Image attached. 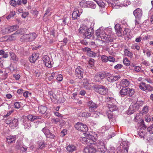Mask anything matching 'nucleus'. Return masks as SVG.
I'll use <instances>...</instances> for the list:
<instances>
[{
	"label": "nucleus",
	"mask_w": 153,
	"mask_h": 153,
	"mask_svg": "<svg viewBox=\"0 0 153 153\" xmlns=\"http://www.w3.org/2000/svg\"><path fill=\"white\" fill-rule=\"evenodd\" d=\"M83 69L80 66H77L75 69V75L76 77L81 79L83 78Z\"/></svg>",
	"instance_id": "obj_7"
},
{
	"label": "nucleus",
	"mask_w": 153,
	"mask_h": 153,
	"mask_svg": "<svg viewBox=\"0 0 153 153\" xmlns=\"http://www.w3.org/2000/svg\"><path fill=\"white\" fill-rule=\"evenodd\" d=\"M122 4L124 6H127L129 4V2L127 0H123L122 2H121Z\"/></svg>",
	"instance_id": "obj_58"
},
{
	"label": "nucleus",
	"mask_w": 153,
	"mask_h": 153,
	"mask_svg": "<svg viewBox=\"0 0 153 153\" xmlns=\"http://www.w3.org/2000/svg\"><path fill=\"white\" fill-rule=\"evenodd\" d=\"M46 137L47 138H50L51 139H55L56 136L53 134H52L50 132L48 133V135L46 136Z\"/></svg>",
	"instance_id": "obj_52"
},
{
	"label": "nucleus",
	"mask_w": 153,
	"mask_h": 153,
	"mask_svg": "<svg viewBox=\"0 0 153 153\" xmlns=\"http://www.w3.org/2000/svg\"><path fill=\"white\" fill-rule=\"evenodd\" d=\"M129 30L128 28H125L123 31L124 35H127L129 33Z\"/></svg>",
	"instance_id": "obj_64"
},
{
	"label": "nucleus",
	"mask_w": 153,
	"mask_h": 153,
	"mask_svg": "<svg viewBox=\"0 0 153 153\" xmlns=\"http://www.w3.org/2000/svg\"><path fill=\"white\" fill-rule=\"evenodd\" d=\"M108 76L107 78V80L108 82H114L113 76Z\"/></svg>",
	"instance_id": "obj_55"
},
{
	"label": "nucleus",
	"mask_w": 153,
	"mask_h": 153,
	"mask_svg": "<svg viewBox=\"0 0 153 153\" xmlns=\"http://www.w3.org/2000/svg\"><path fill=\"white\" fill-rule=\"evenodd\" d=\"M16 15V13L15 11H12L10 12L8 15L6 17L7 19H10L11 17H13Z\"/></svg>",
	"instance_id": "obj_45"
},
{
	"label": "nucleus",
	"mask_w": 153,
	"mask_h": 153,
	"mask_svg": "<svg viewBox=\"0 0 153 153\" xmlns=\"http://www.w3.org/2000/svg\"><path fill=\"white\" fill-rule=\"evenodd\" d=\"M147 130L150 134H153V123L147 128Z\"/></svg>",
	"instance_id": "obj_51"
},
{
	"label": "nucleus",
	"mask_w": 153,
	"mask_h": 153,
	"mask_svg": "<svg viewBox=\"0 0 153 153\" xmlns=\"http://www.w3.org/2000/svg\"><path fill=\"white\" fill-rule=\"evenodd\" d=\"M108 107L110 109V111H108L111 112L117 109V108L116 106L113 105H108Z\"/></svg>",
	"instance_id": "obj_30"
},
{
	"label": "nucleus",
	"mask_w": 153,
	"mask_h": 153,
	"mask_svg": "<svg viewBox=\"0 0 153 153\" xmlns=\"http://www.w3.org/2000/svg\"><path fill=\"white\" fill-rule=\"evenodd\" d=\"M144 104V102L142 101H137L136 103H134L135 105H137V108L138 109L140 107L142 106Z\"/></svg>",
	"instance_id": "obj_49"
},
{
	"label": "nucleus",
	"mask_w": 153,
	"mask_h": 153,
	"mask_svg": "<svg viewBox=\"0 0 153 153\" xmlns=\"http://www.w3.org/2000/svg\"><path fill=\"white\" fill-rule=\"evenodd\" d=\"M98 151L101 153H106L107 152V149L105 146L97 148Z\"/></svg>",
	"instance_id": "obj_36"
},
{
	"label": "nucleus",
	"mask_w": 153,
	"mask_h": 153,
	"mask_svg": "<svg viewBox=\"0 0 153 153\" xmlns=\"http://www.w3.org/2000/svg\"><path fill=\"white\" fill-rule=\"evenodd\" d=\"M7 141L9 144L15 143L16 140V136L15 135H10L7 137Z\"/></svg>",
	"instance_id": "obj_15"
},
{
	"label": "nucleus",
	"mask_w": 153,
	"mask_h": 153,
	"mask_svg": "<svg viewBox=\"0 0 153 153\" xmlns=\"http://www.w3.org/2000/svg\"><path fill=\"white\" fill-rule=\"evenodd\" d=\"M139 87L141 89L144 91L147 90L148 91L150 92L153 90V88L151 85L143 82L140 83Z\"/></svg>",
	"instance_id": "obj_5"
},
{
	"label": "nucleus",
	"mask_w": 153,
	"mask_h": 153,
	"mask_svg": "<svg viewBox=\"0 0 153 153\" xmlns=\"http://www.w3.org/2000/svg\"><path fill=\"white\" fill-rule=\"evenodd\" d=\"M128 148L129 146L128 144L126 143H124L122 153H128Z\"/></svg>",
	"instance_id": "obj_31"
},
{
	"label": "nucleus",
	"mask_w": 153,
	"mask_h": 153,
	"mask_svg": "<svg viewBox=\"0 0 153 153\" xmlns=\"http://www.w3.org/2000/svg\"><path fill=\"white\" fill-rule=\"evenodd\" d=\"M123 67V65L121 64H117L114 66V68L116 70H119L120 69Z\"/></svg>",
	"instance_id": "obj_57"
},
{
	"label": "nucleus",
	"mask_w": 153,
	"mask_h": 153,
	"mask_svg": "<svg viewBox=\"0 0 153 153\" xmlns=\"http://www.w3.org/2000/svg\"><path fill=\"white\" fill-rule=\"evenodd\" d=\"M86 136L92 143H94L96 140V139L94 138V137L91 134H87Z\"/></svg>",
	"instance_id": "obj_32"
},
{
	"label": "nucleus",
	"mask_w": 153,
	"mask_h": 153,
	"mask_svg": "<svg viewBox=\"0 0 153 153\" xmlns=\"http://www.w3.org/2000/svg\"><path fill=\"white\" fill-rule=\"evenodd\" d=\"M88 105L89 107V109L90 110H91L92 109H95L97 107V104L92 101H89L88 103Z\"/></svg>",
	"instance_id": "obj_17"
},
{
	"label": "nucleus",
	"mask_w": 153,
	"mask_h": 153,
	"mask_svg": "<svg viewBox=\"0 0 153 153\" xmlns=\"http://www.w3.org/2000/svg\"><path fill=\"white\" fill-rule=\"evenodd\" d=\"M14 107L15 108L18 109L20 107V105L19 102H15L14 104Z\"/></svg>",
	"instance_id": "obj_59"
},
{
	"label": "nucleus",
	"mask_w": 153,
	"mask_h": 153,
	"mask_svg": "<svg viewBox=\"0 0 153 153\" xmlns=\"http://www.w3.org/2000/svg\"><path fill=\"white\" fill-rule=\"evenodd\" d=\"M82 143L84 144H88L90 143V144H93V143L91 142L90 141V140L89 139H88L87 137H84L82 138Z\"/></svg>",
	"instance_id": "obj_39"
},
{
	"label": "nucleus",
	"mask_w": 153,
	"mask_h": 153,
	"mask_svg": "<svg viewBox=\"0 0 153 153\" xmlns=\"http://www.w3.org/2000/svg\"><path fill=\"white\" fill-rule=\"evenodd\" d=\"M42 131L45 134L46 137L48 133L50 132V130L46 127H44L43 128Z\"/></svg>",
	"instance_id": "obj_44"
},
{
	"label": "nucleus",
	"mask_w": 153,
	"mask_h": 153,
	"mask_svg": "<svg viewBox=\"0 0 153 153\" xmlns=\"http://www.w3.org/2000/svg\"><path fill=\"white\" fill-rule=\"evenodd\" d=\"M137 107V105H135L134 104L131 105L130 106L128 109L126 111L127 114H133L138 110Z\"/></svg>",
	"instance_id": "obj_8"
},
{
	"label": "nucleus",
	"mask_w": 153,
	"mask_h": 153,
	"mask_svg": "<svg viewBox=\"0 0 153 153\" xmlns=\"http://www.w3.org/2000/svg\"><path fill=\"white\" fill-rule=\"evenodd\" d=\"M124 53L126 56H127L130 58L132 57L133 56L132 53L128 51L127 49H125Z\"/></svg>",
	"instance_id": "obj_38"
},
{
	"label": "nucleus",
	"mask_w": 153,
	"mask_h": 153,
	"mask_svg": "<svg viewBox=\"0 0 153 153\" xmlns=\"http://www.w3.org/2000/svg\"><path fill=\"white\" fill-rule=\"evenodd\" d=\"M90 113L86 111H84L81 113L80 116L82 117H88L91 116Z\"/></svg>",
	"instance_id": "obj_40"
},
{
	"label": "nucleus",
	"mask_w": 153,
	"mask_h": 153,
	"mask_svg": "<svg viewBox=\"0 0 153 153\" xmlns=\"http://www.w3.org/2000/svg\"><path fill=\"white\" fill-rule=\"evenodd\" d=\"M42 60L45 65L48 68H51L52 65L51 63L50 57L48 56L45 55L43 56Z\"/></svg>",
	"instance_id": "obj_6"
},
{
	"label": "nucleus",
	"mask_w": 153,
	"mask_h": 153,
	"mask_svg": "<svg viewBox=\"0 0 153 153\" xmlns=\"http://www.w3.org/2000/svg\"><path fill=\"white\" fill-rule=\"evenodd\" d=\"M133 13L136 18L139 19L142 17L143 12L141 9L138 8L134 10Z\"/></svg>",
	"instance_id": "obj_11"
},
{
	"label": "nucleus",
	"mask_w": 153,
	"mask_h": 153,
	"mask_svg": "<svg viewBox=\"0 0 153 153\" xmlns=\"http://www.w3.org/2000/svg\"><path fill=\"white\" fill-rule=\"evenodd\" d=\"M48 95L50 96V98L51 100L56 98V95L52 91H49Z\"/></svg>",
	"instance_id": "obj_46"
},
{
	"label": "nucleus",
	"mask_w": 153,
	"mask_h": 153,
	"mask_svg": "<svg viewBox=\"0 0 153 153\" xmlns=\"http://www.w3.org/2000/svg\"><path fill=\"white\" fill-rule=\"evenodd\" d=\"M128 90L127 94L128 96L129 97H131L133 95L134 93V89L133 88H127Z\"/></svg>",
	"instance_id": "obj_33"
},
{
	"label": "nucleus",
	"mask_w": 153,
	"mask_h": 153,
	"mask_svg": "<svg viewBox=\"0 0 153 153\" xmlns=\"http://www.w3.org/2000/svg\"><path fill=\"white\" fill-rule=\"evenodd\" d=\"M87 61L89 66L90 67L93 66L94 65L95 61L92 58H90Z\"/></svg>",
	"instance_id": "obj_35"
},
{
	"label": "nucleus",
	"mask_w": 153,
	"mask_h": 153,
	"mask_svg": "<svg viewBox=\"0 0 153 153\" xmlns=\"http://www.w3.org/2000/svg\"><path fill=\"white\" fill-rule=\"evenodd\" d=\"M51 14V10L49 9L47 10L46 11V12L45 13L43 16V19L46 21V20H45V18L47 17V16H50Z\"/></svg>",
	"instance_id": "obj_43"
},
{
	"label": "nucleus",
	"mask_w": 153,
	"mask_h": 153,
	"mask_svg": "<svg viewBox=\"0 0 153 153\" xmlns=\"http://www.w3.org/2000/svg\"><path fill=\"white\" fill-rule=\"evenodd\" d=\"M146 127V126L144 124H143L140 128V130L138 131V134L140 137L141 138L144 137L146 132L145 129Z\"/></svg>",
	"instance_id": "obj_12"
},
{
	"label": "nucleus",
	"mask_w": 153,
	"mask_h": 153,
	"mask_svg": "<svg viewBox=\"0 0 153 153\" xmlns=\"http://www.w3.org/2000/svg\"><path fill=\"white\" fill-rule=\"evenodd\" d=\"M20 40L21 42H30L28 34H24L22 36L20 39Z\"/></svg>",
	"instance_id": "obj_27"
},
{
	"label": "nucleus",
	"mask_w": 153,
	"mask_h": 153,
	"mask_svg": "<svg viewBox=\"0 0 153 153\" xmlns=\"http://www.w3.org/2000/svg\"><path fill=\"white\" fill-rule=\"evenodd\" d=\"M96 149L92 146H88L84 149L85 153H95Z\"/></svg>",
	"instance_id": "obj_10"
},
{
	"label": "nucleus",
	"mask_w": 153,
	"mask_h": 153,
	"mask_svg": "<svg viewBox=\"0 0 153 153\" xmlns=\"http://www.w3.org/2000/svg\"><path fill=\"white\" fill-rule=\"evenodd\" d=\"M23 125L25 126V129H28L31 127L30 121L28 119H24L23 120Z\"/></svg>",
	"instance_id": "obj_22"
},
{
	"label": "nucleus",
	"mask_w": 153,
	"mask_h": 153,
	"mask_svg": "<svg viewBox=\"0 0 153 153\" xmlns=\"http://www.w3.org/2000/svg\"><path fill=\"white\" fill-rule=\"evenodd\" d=\"M128 91L127 88H123L119 92V94L122 97H124L125 96H128L127 92Z\"/></svg>",
	"instance_id": "obj_19"
},
{
	"label": "nucleus",
	"mask_w": 153,
	"mask_h": 153,
	"mask_svg": "<svg viewBox=\"0 0 153 153\" xmlns=\"http://www.w3.org/2000/svg\"><path fill=\"white\" fill-rule=\"evenodd\" d=\"M85 32L83 35L84 37L87 39H90L93 35L94 30L92 27H87V30H86Z\"/></svg>",
	"instance_id": "obj_9"
},
{
	"label": "nucleus",
	"mask_w": 153,
	"mask_h": 153,
	"mask_svg": "<svg viewBox=\"0 0 153 153\" xmlns=\"http://www.w3.org/2000/svg\"><path fill=\"white\" fill-rule=\"evenodd\" d=\"M76 129L80 131L86 132L88 131V127L85 124L80 122H78L74 126Z\"/></svg>",
	"instance_id": "obj_4"
},
{
	"label": "nucleus",
	"mask_w": 153,
	"mask_h": 153,
	"mask_svg": "<svg viewBox=\"0 0 153 153\" xmlns=\"http://www.w3.org/2000/svg\"><path fill=\"white\" fill-rule=\"evenodd\" d=\"M101 59L102 62H107L108 60V57L105 55H102L101 56Z\"/></svg>",
	"instance_id": "obj_48"
},
{
	"label": "nucleus",
	"mask_w": 153,
	"mask_h": 153,
	"mask_svg": "<svg viewBox=\"0 0 153 153\" xmlns=\"http://www.w3.org/2000/svg\"><path fill=\"white\" fill-rule=\"evenodd\" d=\"M87 27L85 26L82 25L81 26L79 29V32L80 33L83 34L84 35L85 33L86 30H87Z\"/></svg>",
	"instance_id": "obj_26"
},
{
	"label": "nucleus",
	"mask_w": 153,
	"mask_h": 153,
	"mask_svg": "<svg viewBox=\"0 0 153 153\" xmlns=\"http://www.w3.org/2000/svg\"><path fill=\"white\" fill-rule=\"evenodd\" d=\"M149 111V107L147 105L144 106L140 113L142 115L145 114L148 112Z\"/></svg>",
	"instance_id": "obj_28"
},
{
	"label": "nucleus",
	"mask_w": 153,
	"mask_h": 153,
	"mask_svg": "<svg viewBox=\"0 0 153 153\" xmlns=\"http://www.w3.org/2000/svg\"><path fill=\"white\" fill-rule=\"evenodd\" d=\"M10 59H12L14 62L16 63L18 60V58L13 52H10Z\"/></svg>",
	"instance_id": "obj_20"
},
{
	"label": "nucleus",
	"mask_w": 153,
	"mask_h": 153,
	"mask_svg": "<svg viewBox=\"0 0 153 153\" xmlns=\"http://www.w3.org/2000/svg\"><path fill=\"white\" fill-rule=\"evenodd\" d=\"M39 56L36 53H33L29 57V60L32 63H34L38 58Z\"/></svg>",
	"instance_id": "obj_16"
},
{
	"label": "nucleus",
	"mask_w": 153,
	"mask_h": 153,
	"mask_svg": "<svg viewBox=\"0 0 153 153\" xmlns=\"http://www.w3.org/2000/svg\"><path fill=\"white\" fill-rule=\"evenodd\" d=\"M18 28V27L17 25H15L7 27L6 29L5 33H10L17 30Z\"/></svg>",
	"instance_id": "obj_13"
},
{
	"label": "nucleus",
	"mask_w": 153,
	"mask_h": 153,
	"mask_svg": "<svg viewBox=\"0 0 153 153\" xmlns=\"http://www.w3.org/2000/svg\"><path fill=\"white\" fill-rule=\"evenodd\" d=\"M115 29L116 33L119 36H121L122 35V28L120 27V25L117 24L115 26Z\"/></svg>",
	"instance_id": "obj_14"
},
{
	"label": "nucleus",
	"mask_w": 153,
	"mask_h": 153,
	"mask_svg": "<svg viewBox=\"0 0 153 153\" xmlns=\"http://www.w3.org/2000/svg\"><path fill=\"white\" fill-rule=\"evenodd\" d=\"M66 149L70 152H73L76 150V147L72 144L66 146Z\"/></svg>",
	"instance_id": "obj_23"
},
{
	"label": "nucleus",
	"mask_w": 153,
	"mask_h": 153,
	"mask_svg": "<svg viewBox=\"0 0 153 153\" xmlns=\"http://www.w3.org/2000/svg\"><path fill=\"white\" fill-rule=\"evenodd\" d=\"M129 84V81L127 79H124L122 80L121 82V86L124 88L128 87Z\"/></svg>",
	"instance_id": "obj_29"
},
{
	"label": "nucleus",
	"mask_w": 153,
	"mask_h": 153,
	"mask_svg": "<svg viewBox=\"0 0 153 153\" xmlns=\"http://www.w3.org/2000/svg\"><path fill=\"white\" fill-rule=\"evenodd\" d=\"M38 110L39 113L42 114H44L47 110V107L44 106H40L38 108Z\"/></svg>",
	"instance_id": "obj_25"
},
{
	"label": "nucleus",
	"mask_w": 153,
	"mask_h": 153,
	"mask_svg": "<svg viewBox=\"0 0 153 153\" xmlns=\"http://www.w3.org/2000/svg\"><path fill=\"white\" fill-rule=\"evenodd\" d=\"M95 34L97 38H101V40L106 43L111 42H113V39L110 35L107 34L104 30L99 28L96 30Z\"/></svg>",
	"instance_id": "obj_1"
},
{
	"label": "nucleus",
	"mask_w": 153,
	"mask_h": 153,
	"mask_svg": "<svg viewBox=\"0 0 153 153\" xmlns=\"http://www.w3.org/2000/svg\"><path fill=\"white\" fill-rule=\"evenodd\" d=\"M51 121L52 123L55 124H57L59 122L60 123L63 122V124H64V122H63L64 121L63 120H60L58 118H53L52 119Z\"/></svg>",
	"instance_id": "obj_41"
},
{
	"label": "nucleus",
	"mask_w": 153,
	"mask_h": 153,
	"mask_svg": "<svg viewBox=\"0 0 153 153\" xmlns=\"http://www.w3.org/2000/svg\"><path fill=\"white\" fill-rule=\"evenodd\" d=\"M110 75L107 71L101 72L96 74L94 76V79L97 82H100L105 77Z\"/></svg>",
	"instance_id": "obj_3"
},
{
	"label": "nucleus",
	"mask_w": 153,
	"mask_h": 153,
	"mask_svg": "<svg viewBox=\"0 0 153 153\" xmlns=\"http://www.w3.org/2000/svg\"><path fill=\"white\" fill-rule=\"evenodd\" d=\"M105 142L103 141V140H98L97 143H96L95 142L93 143V144L97 146V148H98L105 146Z\"/></svg>",
	"instance_id": "obj_18"
},
{
	"label": "nucleus",
	"mask_w": 153,
	"mask_h": 153,
	"mask_svg": "<svg viewBox=\"0 0 153 153\" xmlns=\"http://www.w3.org/2000/svg\"><path fill=\"white\" fill-rule=\"evenodd\" d=\"M27 34L30 42L34 40L37 36L36 34L35 33H32Z\"/></svg>",
	"instance_id": "obj_24"
},
{
	"label": "nucleus",
	"mask_w": 153,
	"mask_h": 153,
	"mask_svg": "<svg viewBox=\"0 0 153 153\" xmlns=\"http://www.w3.org/2000/svg\"><path fill=\"white\" fill-rule=\"evenodd\" d=\"M123 62L125 65L127 66L129 65L130 64V61L127 58H125L123 59Z\"/></svg>",
	"instance_id": "obj_53"
},
{
	"label": "nucleus",
	"mask_w": 153,
	"mask_h": 153,
	"mask_svg": "<svg viewBox=\"0 0 153 153\" xmlns=\"http://www.w3.org/2000/svg\"><path fill=\"white\" fill-rule=\"evenodd\" d=\"M144 119L146 122H149L151 120V117L149 115H146L145 116Z\"/></svg>",
	"instance_id": "obj_54"
},
{
	"label": "nucleus",
	"mask_w": 153,
	"mask_h": 153,
	"mask_svg": "<svg viewBox=\"0 0 153 153\" xmlns=\"http://www.w3.org/2000/svg\"><path fill=\"white\" fill-rule=\"evenodd\" d=\"M80 15V14L78 10H75L73 12L72 14V18L74 20L76 19L78 17H79Z\"/></svg>",
	"instance_id": "obj_21"
},
{
	"label": "nucleus",
	"mask_w": 153,
	"mask_h": 153,
	"mask_svg": "<svg viewBox=\"0 0 153 153\" xmlns=\"http://www.w3.org/2000/svg\"><path fill=\"white\" fill-rule=\"evenodd\" d=\"M29 13L28 11L25 12H22V18H25L26 17L29 15Z\"/></svg>",
	"instance_id": "obj_61"
},
{
	"label": "nucleus",
	"mask_w": 153,
	"mask_h": 153,
	"mask_svg": "<svg viewBox=\"0 0 153 153\" xmlns=\"http://www.w3.org/2000/svg\"><path fill=\"white\" fill-rule=\"evenodd\" d=\"M18 120L17 119L14 118L13 119L10 123V125L13 126V127H16L18 125Z\"/></svg>",
	"instance_id": "obj_34"
},
{
	"label": "nucleus",
	"mask_w": 153,
	"mask_h": 153,
	"mask_svg": "<svg viewBox=\"0 0 153 153\" xmlns=\"http://www.w3.org/2000/svg\"><path fill=\"white\" fill-rule=\"evenodd\" d=\"M94 90L96 92L101 95L106 94L108 91V89L105 86L101 85H96L94 87Z\"/></svg>",
	"instance_id": "obj_2"
},
{
	"label": "nucleus",
	"mask_w": 153,
	"mask_h": 153,
	"mask_svg": "<svg viewBox=\"0 0 153 153\" xmlns=\"http://www.w3.org/2000/svg\"><path fill=\"white\" fill-rule=\"evenodd\" d=\"M112 112H111L108 111L107 113V114L108 115V118L109 119L111 120L113 117V115Z\"/></svg>",
	"instance_id": "obj_62"
},
{
	"label": "nucleus",
	"mask_w": 153,
	"mask_h": 153,
	"mask_svg": "<svg viewBox=\"0 0 153 153\" xmlns=\"http://www.w3.org/2000/svg\"><path fill=\"white\" fill-rule=\"evenodd\" d=\"M83 85L85 88L88 89L89 86V83L87 79H85L83 80Z\"/></svg>",
	"instance_id": "obj_47"
},
{
	"label": "nucleus",
	"mask_w": 153,
	"mask_h": 153,
	"mask_svg": "<svg viewBox=\"0 0 153 153\" xmlns=\"http://www.w3.org/2000/svg\"><path fill=\"white\" fill-rule=\"evenodd\" d=\"M7 73H5L1 76V78L2 79H5L7 78Z\"/></svg>",
	"instance_id": "obj_63"
},
{
	"label": "nucleus",
	"mask_w": 153,
	"mask_h": 153,
	"mask_svg": "<svg viewBox=\"0 0 153 153\" xmlns=\"http://www.w3.org/2000/svg\"><path fill=\"white\" fill-rule=\"evenodd\" d=\"M61 44L63 46H64L66 45L68 42V40L67 38H65L64 39L63 41L61 42Z\"/></svg>",
	"instance_id": "obj_60"
},
{
	"label": "nucleus",
	"mask_w": 153,
	"mask_h": 153,
	"mask_svg": "<svg viewBox=\"0 0 153 153\" xmlns=\"http://www.w3.org/2000/svg\"><path fill=\"white\" fill-rule=\"evenodd\" d=\"M88 4L87 7H88L91 8L92 9H95L96 7V4H95L93 2L88 1Z\"/></svg>",
	"instance_id": "obj_37"
},
{
	"label": "nucleus",
	"mask_w": 153,
	"mask_h": 153,
	"mask_svg": "<svg viewBox=\"0 0 153 153\" xmlns=\"http://www.w3.org/2000/svg\"><path fill=\"white\" fill-rule=\"evenodd\" d=\"M88 1L85 0H83L79 3L80 5L82 7H87L88 4Z\"/></svg>",
	"instance_id": "obj_42"
},
{
	"label": "nucleus",
	"mask_w": 153,
	"mask_h": 153,
	"mask_svg": "<svg viewBox=\"0 0 153 153\" xmlns=\"http://www.w3.org/2000/svg\"><path fill=\"white\" fill-rule=\"evenodd\" d=\"M46 145L44 141L38 143L39 146V148L42 149L45 147V146Z\"/></svg>",
	"instance_id": "obj_50"
},
{
	"label": "nucleus",
	"mask_w": 153,
	"mask_h": 153,
	"mask_svg": "<svg viewBox=\"0 0 153 153\" xmlns=\"http://www.w3.org/2000/svg\"><path fill=\"white\" fill-rule=\"evenodd\" d=\"M10 5L13 7H15L16 5V1L15 0H11L9 2Z\"/></svg>",
	"instance_id": "obj_56"
}]
</instances>
